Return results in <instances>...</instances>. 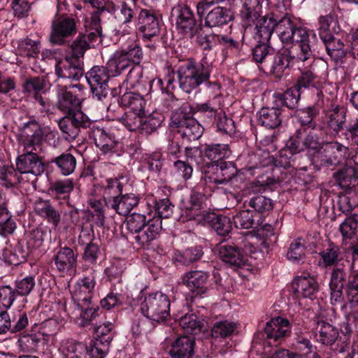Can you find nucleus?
Masks as SVG:
<instances>
[{
    "label": "nucleus",
    "mask_w": 358,
    "mask_h": 358,
    "mask_svg": "<svg viewBox=\"0 0 358 358\" xmlns=\"http://www.w3.org/2000/svg\"><path fill=\"white\" fill-rule=\"evenodd\" d=\"M55 264L62 272H67L76 268V256L69 248H61L54 258Z\"/></svg>",
    "instance_id": "36"
},
{
    "label": "nucleus",
    "mask_w": 358,
    "mask_h": 358,
    "mask_svg": "<svg viewBox=\"0 0 358 358\" xmlns=\"http://www.w3.org/2000/svg\"><path fill=\"white\" fill-rule=\"evenodd\" d=\"M128 59L121 51H115L110 57L106 64L107 69L112 77H116L122 73L123 71L129 67Z\"/></svg>",
    "instance_id": "39"
},
{
    "label": "nucleus",
    "mask_w": 358,
    "mask_h": 358,
    "mask_svg": "<svg viewBox=\"0 0 358 358\" xmlns=\"http://www.w3.org/2000/svg\"><path fill=\"white\" fill-rule=\"evenodd\" d=\"M90 137L96 147L104 154L114 152L118 144L113 133L98 125H94L91 128Z\"/></svg>",
    "instance_id": "15"
},
{
    "label": "nucleus",
    "mask_w": 358,
    "mask_h": 358,
    "mask_svg": "<svg viewBox=\"0 0 358 358\" xmlns=\"http://www.w3.org/2000/svg\"><path fill=\"white\" fill-rule=\"evenodd\" d=\"M215 99L216 97L205 103H194L191 106V110L194 113H200L210 117H215L220 108V104L215 102Z\"/></svg>",
    "instance_id": "53"
},
{
    "label": "nucleus",
    "mask_w": 358,
    "mask_h": 358,
    "mask_svg": "<svg viewBox=\"0 0 358 358\" xmlns=\"http://www.w3.org/2000/svg\"><path fill=\"white\" fill-rule=\"evenodd\" d=\"M84 87L79 83L69 86L58 85L57 91L59 109L64 113H71L78 108L84 97Z\"/></svg>",
    "instance_id": "8"
},
{
    "label": "nucleus",
    "mask_w": 358,
    "mask_h": 358,
    "mask_svg": "<svg viewBox=\"0 0 358 358\" xmlns=\"http://www.w3.org/2000/svg\"><path fill=\"white\" fill-rule=\"evenodd\" d=\"M322 41L325 45L328 55L332 60L338 62L345 56L346 50L341 39L333 36L330 38L322 40Z\"/></svg>",
    "instance_id": "42"
},
{
    "label": "nucleus",
    "mask_w": 358,
    "mask_h": 358,
    "mask_svg": "<svg viewBox=\"0 0 358 358\" xmlns=\"http://www.w3.org/2000/svg\"><path fill=\"white\" fill-rule=\"evenodd\" d=\"M231 153L229 145L224 143L207 144L204 149L205 156L213 162H218L228 158Z\"/></svg>",
    "instance_id": "41"
},
{
    "label": "nucleus",
    "mask_w": 358,
    "mask_h": 358,
    "mask_svg": "<svg viewBox=\"0 0 358 358\" xmlns=\"http://www.w3.org/2000/svg\"><path fill=\"white\" fill-rule=\"evenodd\" d=\"M232 20L231 10L225 7L217 6L211 10L205 18V24L209 27L222 26Z\"/></svg>",
    "instance_id": "37"
},
{
    "label": "nucleus",
    "mask_w": 358,
    "mask_h": 358,
    "mask_svg": "<svg viewBox=\"0 0 358 358\" xmlns=\"http://www.w3.org/2000/svg\"><path fill=\"white\" fill-rule=\"evenodd\" d=\"M11 215L4 206H0V230L4 234H12L16 229V224Z\"/></svg>",
    "instance_id": "56"
},
{
    "label": "nucleus",
    "mask_w": 358,
    "mask_h": 358,
    "mask_svg": "<svg viewBox=\"0 0 358 358\" xmlns=\"http://www.w3.org/2000/svg\"><path fill=\"white\" fill-rule=\"evenodd\" d=\"M254 23L255 24L254 38L259 43H267L276 27L277 20L273 15H268L259 19L257 18Z\"/></svg>",
    "instance_id": "20"
},
{
    "label": "nucleus",
    "mask_w": 358,
    "mask_h": 358,
    "mask_svg": "<svg viewBox=\"0 0 358 358\" xmlns=\"http://www.w3.org/2000/svg\"><path fill=\"white\" fill-rule=\"evenodd\" d=\"M204 195L193 191L189 197L182 201L181 217L184 220H195L198 224L212 227L220 236L227 235L231 229L230 219L207 212L203 206Z\"/></svg>",
    "instance_id": "1"
},
{
    "label": "nucleus",
    "mask_w": 358,
    "mask_h": 358,
    "mask_svg": "<svg viewBox=\"0 0 358 358\" xmlns=\"http://www.w3.org/2000/svg\"><path fill=\"white\" fill-rule=\"evenodd\" d=\"M141 76V69L139 67H132L121 87V89L125 90V92L121 96L120 104L129 108L130 111L136 113L145 112L144 108L146 102L139 94L138 90L140 86Z\"/></svg>",
    "instance_id": "4"
},
{
    "label": "nucleus",
    "mask_w": 358,
    "mask_h": 358,
    "mask_svg": "<svg viewBox=\"0 0 358 358\" xmlns=\"http://www.w3.org/2000/svg\"><path fill=\"white\" fill-rule=\"evenodd\" d=\"M27 255L28 252L20 244H17L14 248H6L3 251L5 261L12 265H18L24 262Z\"/></svg>",
    "instance_id": "46"
},
{
    "label": "nucleus",
    "mask_w": 358,
    "mask_h": 358,
    "mask_svg": "<svg viewBox=\"0 0 358 358\" xmlns=\"http://www.w3.org/2000/svg\"><path fill=\"white\" fill-rule=\"evenodd\" d=\"M76 33V24L73 18L59 17L52 21L50 39L53 43L62 45L65 39Z\"/></svg>",
    "instance_id": "12"
},
{
    "label": "nucleus",
    "mask_w": 358,
    "mask_h": 358,
    "mask_svg": "<svg viewBox=\"0 0 358 358\" xmlns=\"http://www.w3.org/2000/svg\"><path fill=\"white\" fill-rule=\"evenodd\" d=\"M319 34L322 40L330 38L334 34L340 31L338 22L334 13L322 15L318 20Z\"/></svg>",
    "instance_id": "33"
},
{
    "label": "nucleus",
    "mask_w": 358,
    "mask_h": 358,
    "mask_svg": "<svg viewBox=\"0 0 358 358\" xmlns=\"http://www.w3.org/2000/svg\"><path fill=\"white\" fill-rule=\"evenodd\" d=\"M305 241L301 238L294 240L289 245L287 258L292 261H300L305 256Z\"/></svg>",
    "instance_id": "59"
},
{
    "label": "nucleus",
    "mask_w": 358,
    "mask_h": 358,
    "mask_svg": "<svg viewBox=\"0 0 358 358\" xmlns=\"http://www.w3.org/2000/svg\"><path fill=\"white\" fill-rule=\"evenodd\" d=\"M162 121V115L159 113H155L145 115L143 112L140 132L150 134L161 126Z\"/></svg>",
    "instance_id": "49"
},
{
    "label": "nucleus",
    "mask_w": 358,
    "mask_h": 358,
    "mask_svg": "<svg viewBox=\"0 0 358 358\" xmlns=\"http://www.w3.org/2000/svg\"><path fill=\"white\" fill-rule=\"evenodd\" d=\"M300 61L303 62V64L302 66H299L301 71V76L299 78L295 85L301 90L315 86L318 76L315 72V65L313 64L314 59L312 55L308 60Z\"/></svg>",
    "instance_id": "26"
},
{
    "label": "nucleus",
    "mask_w": 358,
    "mask_h": 358,
    "mask_svg": "<svg viewBox=\"0 0 358 358\" xmlns=\"http://www.w3.org/2000/svg\"><path fill=\"white\" fill-rule=\"evenodd\" d=\"M215 170V173L210 176L209 179L216 185L228 182L237 173V169L231 162H222Z\"/></svg>",
    "instance_id": "32"
},
{
    "label": "nucleus",
    "mask_w": 358,
    "mask_h": 358,
    "mask_svg": "<svg viewBox=\"0 0 358 358\" xmlns=\"http://www.w3.org/2000/svg\"><path fill=\"white\" fill-rule=\"evenodd\" d=\"M99 307L84 308V306H78L79 316L75 318L76 323L82 327L90 325L92 322L98 316Z\"/></svg>",
    "instance_id": "52"
},
{
    "label": "nucleus",
    "mask_w": 358,
    "mask_h": 358,
    "mask_svg": "<svg viewBox=\"0 0 358 358\" xmlns=\"http://www.w3.org/2000/svg\"><path fill=\"white\" fill-rule=\"evenodd\" d=\"M233 221L236 228L248 229L254 223L253 213L248 210H241L234 216Z\"/></svg>",
    "instance_id": "60"
},
{
    "label": "nucleus",
    "mask_w": 358,
    "mask_h": 358,
    "mask_svg": "<svg viewBox=\"0 0 358 358\" xmlns=\"http://www.w3.org/2000/svg\"><path fill=\"white\" fill-rule=\"evenodd\" d=\"M54 162L57 164L64 176L71 174L76 166V159L75 157L69 153L62 154L58 156L55 159Z\"/></svg>",
    "instance_id": "50"
},
{
    "label": "nucleus",
    "mask_w": 358,
    "mask_h": 358,
    "mask_svg": "<svg viewBox=\"0 0 358 358\" xmlns=\"http://www.w3.org/2000/svg\"><path fill=\"white\" fill-rule=\"evenodd\" d=\"M315 324V337L322 344L332 345L339 337V333L336 328L328 322L320 321L319 318L314 320Z\"/></svg>",
    "instance_id": "22"
},
{
    "label": "nucleus",
    "mask_w": 358,
    "mask_h": 358,
    "mask_svg": "<svg viewBox=\"0 0 358 358\" xmlns=\"http://www.w3.org/2000/svg\"><path fill=\"white\" fill-rule=\"evenodd\" d=\"M275 28L278 37L283 43H292L296 50H300V53L297 55L298 59L305 61L310 59L311 51L309 35L306 28H296L290 17L287 16L277 21Z\"/></svg>",
    "instance_id": "3"
},
{
    "label": "nucleus",
    "mask_w": 358,
    "mask_h": 358,
    "mask_svg": "<svg viewBox=\"0 0 358 358\" xmlns=\"http://www.w3.org/2000/svg\"><path fill=\"white\" fill-rule=\"evenodd\" d=\"M109 12H110L117 20L121 23H128L131 21L134 16V11L131 4L125 1H120L118 5L108 3Z\"/></svg>",
    "instance_id": "38"
},
{
    "label": "nucleus",
    "mask_w": 358,
    "mask_h": 358,
    "mask_svg": "<svg viewBox=\"0 0 358 358\" xmlns=\"http://www.w3.org/2000/svg\"><path fill=\"white\" fill-rule=\"evenodd\" d=\"M43 140V130L36 122H29L20 129L18 141L22 152L41 153Z\"/></svg>",
    "instance_id": "7"
},
{
    "label": "nucleus",
    "mask_w": 358,
    "mask_h": 358,
    "mask_svg": "<svg viewBox=\"0 0 358 358\" xmlns=\"http://www.w3.org/2000/svg\"><path fill=\"white\" fill-rule=\"evenodd\" d=\"M209 275L202 271H192L184 274L182 282L192 292L193 297L202 298L208 292L207 282Z\"/></svg>",
    "instance_id": "13"
},
{
    "label": "nucleus",
    "mask_w": 358,
    "mask_h": 358,
    "mask_svg": "<svg viewBox=\"0 0 358 358\" xmlns=\"http://www.w3.org/2000/svg\"><path fill=\"white\" fill-rule=\"evenodd\" d=\"M291 331V324L288 320L276 317L268 322L264 328L267 338L274 341H280L287 337Z\"/></svg>",
    "instance_id": "21"
},
{
    "label": "nucleus",
    "mask_w": 358,
    "mask_h": 358,
    "mask_svg": "<svg viewBox=\"0 0 358 358\" xmlns=\"http://www.w3.org/2000/svg\"><path fill=\"white\" fill-rule=\"evenodd\" d=\"M347 299L352 311H358V274L350 277L347 289Z\"/></svg>",
    "instance_id": "54"
},
{
    "label": "nucleus",
    "mask_w": 358,
    "mask_h": 358,
    "mask_svg": "<svg viewBox=\"0 0 358 358\" xmlns=\"http://www.w3.org/2000/svg\"><path fill=\"white\" fill-rule=\"evenodd\" d=\"M170 306L169 296L162 292H156L145 298L140 309L146 317L162 322L170 317Z\"/></svg>",
    "instance_id": "6"
},
{
    "label": "nucleus",
    "mask_w": 358,
    "mask_h": 358,
    "mask_svg": "<svg viewBox=\"0 0 358 358\" xmlns=\"http://www.w3.org/2000/svg\"><path fill=\"white\" fill-rule=\"evenodd\" d=\"M302 90L294 85L289 88L285 93H275L273 95V103L277 106H285L289 108H294L297 106Z\"/></svg>",
    "instance_id": "29"
},
{
    "label": "nucleus",
    "mask_w": 358,
    "mask_h": 358,
    "mask_svg": "<svg viewBox=\"0 0 358 358\" xmlns=\"http://www.w3.org/2000/svg\"><path fill=\"white\" fill-rule=\"evenodd\" d=\"M318 115V110L315 107H308L300 109L297 111L299 120L303 125H309L310 127H315L314 118Z\"/></svg>",
    "instance_id": "64"
},
{
    "label": "nucleus",
    "mask_w": 358,
    "mask_h": 358,
    "mask_svg": "<svg viewBox=\"0 0 358 358\" xmlns=\"http://www.w3.org/2000/svg\"><path fill=\"white\" fill-rule=\"evenodd\" d=\"M15 292L20 296H27L35 286V280L33 276H27L22 279L16 280Z\"/></svg>",
    "instance_id": "63"
},
{
    "label": "nucleus",
    "mask_w": 358,
    "mask_h": 358,
    "mask_svg": "<svg viewBox=\"0 0 358 358\" xmlns=\"http://www.w3.org/2000/svg\"><path fill=\"white\" fill-rule=\"evenodd\" d=\"M120 50L124 54L131 65L132 64H139L143 58L142 48L134 37H129L125 46Z\"/></svg>",
    "instance_id": "44"
},
{
    "label": "nucleus",
    "mask_w": 358,
    "mask_h": 358,
    "mask_svg": "<svg viewBox=\"0 0 358 358\" xmlns=\"http://www.w3.org/2000/svg\"><path fill=\"white\" fill-rule=\"evenodd\" d=\"M40 42L30 38H24L19 41L17 51L22 56L36 57L40 51Z\"/></svg>",
    "instance_id": "48"
},
{
    "label": "nucleus",
    "mask_w": 358,
    "mask_h": 358,
    "mask_svg": "<svg viewBox=\"0 0 358 358\" xmlns=\"http://www.w3.org/2000/svg\"><path fill=\"white\" fill-rule=\"evenodd\" d=\"M348 148L338 142L323 144L313 155V163L320 166L336 165L346 158Z\"/></svg>",
    "instance_id": "9"
},
{
    "label": "nucleus",
    "mask_w": 358,
    "mask_h": 358,
    "mask_svg": "<svg viewBox=\"0 0 358 358\" xmlns=\"http://www.w3.org/2000/svg\"><path fill=\"white\" fill-rule=\"evenodd\" d=\"M39 154L23 152L16 159L17 170L21 173L41 175L44 172L45 166Z\"/></svg>",
    "instance_id": "16"
},
{
    "label": "nucleus",
    "mask_w": 358,
    "mask_h": 358,
    "mask_svg": "<svg viewBox=\"0 0 358 358\" xmlns=\"http://www.w3.org/2000/svg\"><path fill=\"white\" fill-rule=\"evenodd\" d=\"M55 73L59 78L78 80L83 76V70L80 59L66 57L55 66Z\"/></svg>",
    "instance_id": "19"
},
{
    "label": "nucleus",
    "mask_w": 358,
    "mask_h": 358,
    "mask_svg": "<svg viewBox=\"0 0 358 358\" xmlns=\"http://www.w3.org/2000/svg\"><path fill=\"white\" fill-rule=\"evenodd\" d=\"M280 106L275 105L273 107H264L258 113V121L262 126L274 129L278 127L282 122Z\"/></svg>",
    "instance_id": "28"
},
{
    "label": "nucleus",
    "mask_w": 358,
    "mask_h": 358,
    "mask_svg": "<svg viewBox=\"0 0 358 358\" xmlns=\"http://www.w3.org/2000/svg\"><path fill=\"white\" fill-rule=\"evenodd\" d=\"M194 338L189 336L179 337L173 344L169 354L173 358H189L193 355Z\"/></svg>",
    "instance_id": "31"
},
{
    "label": "nucleus",
    "mask_w": 358,
    "mask_h": 358,
    "mask_svg": "<svg viewBox=\"0 0 358 358\" xmlns=\"http://www.w3.org/2000/svg\"><path fill=\"white\" fill-rule=\"evenodd\" d=\"M139 199L134 194H125L113 196L109 203L111 208L120 215H127L131 210L137 206Z\"/></svg>",
    "instance_id": "27"
},
{
    "label": "nucleus",
    "mask_w": 358,
    "mask_h": 358,
    "mask_svg": "<svg viewBox=\"0 0 358 358\" xmlns=\"http://www.w3.org/2000/svg\"><path fill=\"white\" fill-rule=\"evenodd\" d=\"M43 80L39 78H34L27 80L24 85V90L29 94L33 95L41 106H43L44 101L42 97L38 96V94L43 89Z\"/></svg>",
    "instance_id": "57"
},
{
    "label": "nucleus",
    "mask_w": 358,
    "mask_h": 358,
    "mask_svg": "<svg viewBox=\"0 0 358 358\" xmlns=\"http://www.w3.org/2000/svg\"><path fill=\"white\" fill-rule=\"evenodd\" d=\"M48 336V334L43 331L31 329L30 332L24 334L18 339L17 343L20 350L25 353L34 352L41 340Z\"/></svg>",
    "instance_id": "30"
},
{
    "label": "nucleus",
    "mask_w": 358,
    "mask_h": 358,
    "mask_svg": "<svg viewBox=\"0 0 358 358\" xmlns=\"http://www.w3.org/2000/svg\"><path fill=\"white\" fill-rule=\"evenodd\" d=\"M236 329L234 322L222 321L214 324L212 329V336L215 338H225L231 335Z\"/></svg>",
    "instance_id": "55"
},
{
    "label": "nucleus",
    "mask_w": 358,
    "mask_h": 358,
    "mask_svg": "<svg viewBox=\"0 0 358 358\" xmlns=\"http://www.w3.org/2000/svg\"><path fill=\"white\" fill-rule=\"evenodd\" d=\"M143 115V113H136L129 110L120 119V121L129 131L140 132L142 126Z\"/></svg>",
    "instance_id": "51"
},
{
    "label": "nucleus",
    "mask_w": 358,
    "mask_h": 358,
    "mask_svg": "<svg viewBox=\"0 0 358 358\" xmlns=\"http://www.w3.org/2000/svg\"><path fill=\"white\" fill-rule=\"evenodd\" d=\"M292 288L297 297L312 299L317 290V284L313 277L301 275L293 280Z\"/></svg>",
    "instance_id": "24"
},
{
    "label": "nucleus",
    "mask_w": 358,
    "mask_h": 358,
    "mask_svg": "<svg viewBox=\"0 0 358 358\" xmlns=\"http://www.w3.org/2000/svg\"><path fill=\"white\" fill-rule=\"evenodd\" d=\"M147 221L145 214L133 213L127 218V227L135 235L147 224Z\"/></svg>",
    "instance_id": "61"
},
{
    "label": "nucleus",
    "mask_w": 358,
    "mask_h": 358,
    "mask_svg": "<svg viewBox=\"0 0 358 358\" xmlns=\"http://www.w3.org/2000/svg\"><path fill=\"white\" fill-rule=\"evenodd\" d=\"M35 213L46 219L57 227L60 222V214L54 208L48 200L38 199L34 206Z\"/></svg>",
    "instance_id": "34"
},
{
    "label": "nucleus",
    "mask_w": 358,
    "mask_h": 358,
    "mask_svg": "<svg viewBox=\"0 0 358 358\" xmlns=\"http://www.w3.org/2000/svg\"><path fill=\"white\" fill-rule=\"evenodd\" d=\"M99 43H101V42L99 41L97 35L90 36L86 33L80 34L71 44V57L79 59L84 56L87 50L94 48Z\"/></svg>",
    "instance_id": "23"
},
{
    "label": "nucleus",
    "mask_w": 358,
    "mask_h": 358,
    "mask_svg": "<svg viewBox=\"0 0 358 358\" xmlns=\"http://www.w3.org/2000/svg\"><path fill=\"white\" fill-rule=\"evenodd\" d=\"M96 285L95 278L91 276L79 279L71 292L72 299L77 306H85L91 303Z\"/></svg>",
    "instance_id": "14"
},
{
    "label": "nucleus",
    "mask_w": 358,
    "mask_h": 358,
    "mask_svg": "<svg viewBox=\"0 0 358 358\" xmlns=\"http://www.w3.org/2000/svg\"><path fill=\"white\" fill-rule=\"evenodd\" d=\"M298 59L295 56H290L288 54H278L273 59L271 66V73L278 78H280L285 71L292 64L294 59Z\"/></svg>",
    "instance_id": "45"
},
{
    "label": "nucleus",
    "mask_w": 358,
    "mask_h": 358,
    "mask_svg": "<svg viewBox=\"0 0 358 358\" xmlns=\"http://www.w3.org/2000/svg\"><path fill=\"white\" fill-rule=\"evenodd\" d=\"M250 239H254L252 235L248 234L247 236L241 237L234 245L221 243L217 246L220 258L231 265L241 266L248 261V257L256 251Z\"/></svg>",
    "instance_id": "5"
},
{
    "label": "nucleus",
    "mask_w": 358,
    "mask_h": 358,
    "mask_svg": "<svg viewBox=\"0 0 358 358\" xmlns=\"http://www.w3.org/2000/svg\"><path fill=\"white\" fill-rule=\"evenodd\" d=\"M138 29L143 37L151 38L159 31V22L155 15L142 10L138 15Z\"/></svg>",
    "instance_id": "25"
},
{
    "label": "nucleus",
    "mask_w": 358,
    "mask_h": 358,
    "mask_svg": "<svg viewBox=\"0 0 358 358\" xmlns=\"http://www.w3.org/2000/svg\"><path fill=\"white\" fill-rule=\"evenodd\" d=\"M112 77L107 67L96 66L86 74L85 78L94 94L100 99L101 93L108 88V82Z\"/></svg>",
    "instance_id": "18"
},
{
    "label": "nucleus",
    "mask_w": 358,
    "mask_h": 358,
    "mask_svg": "<svg viewBox=\"0 0 358 358\" xmlns=\"http://www.w3.org/2000/svg\"><path fill=\"white\" fill-rule=\"evenodd\" d=\"M113 324L107 322L99 325L96 329L97 338L87 348V354L90 358H104L109 351V345L113 339Z\"/></svg>",
    "instance_id": "10"
},
{
    "label": "nucleus",
    "mask_w": 358,
    "mask_h": 358,
    "mask_svg": "<svg viewBox=\"0 0 358 358\" xmlns=\"http://www.w3.org/2000/svg\"><path fill=\"white\" fill-rule=\"evenodd\" d=\"M358 220L355 216L347 217L340 225V231L345 238H352L357 233Z\"/></svg>",
    "instance_id": "62"
},
{
    "label": "nucleus",
    "mask_w": 358,
    "mask_h": 358,
    "mask_svg": "<svg viewBox=\"0 0 358 358\" xmlns=\"http://www.w3.org/2000/svg\"><path fill=\"white\" fill-rule=\"evenodd\" d=\"M195 20L191 9L188 6H181L178 9L176 19L177 28L184 33H187L193 29Z\"/></svg>",
    "instance_id": "43"
},
{
    "label": "nucleus",
    "mask_w": 358,
    "mask_h": 358,
    "mask_svg": "<svg viewBox=\"0 0 358 358\" xmlns=\"http://www.w3.org/2000/svg\"><path fill=\"white\" fill-rule=\"evenodd\" d=\"M162 229L160 217H149L147 224L134 236L135 242L140 246L148 248L159 236Z\"/></svg>",
    "instance_id": "17"
},
{
    "label": "nucleus",
    "mask_w": 358,
    "mask_h": 358,
    "mask_svg": "<svg viewBox=\"0 0 358 358\" xmlns=\"http://www.w3.org/2000/svg\"><path fill=\"white\" fill-rule=\"evenodd\" d=\"M171 126L177 128L183 140L196 141L203 134V128L198 121L182 114L175 113L171 117Z\"/></svg>",
    "instance_id": "11"
},
{
    "label": "nucleus",
    "mask_w": 358,
    "mask_h": 358,
    "mask_svg": "<svg viewBox=\"0 0 358 358\" xmlns=\"http://www.w3.org/2000/svg\"><path fill=\"white\" fill-rule=\"evenodd\" d=\"M327 124L335 131H338L343 128L345 121V115L343 110L336 108L329 112Z\"/></svg>",
    "instance_id": "58"
},
{
    "label": "nucleus",
    "mask_w": 358,
    "mask_h": 358,
    "mask_svg": "<svg viewBox=\"0 0 358 358\" xmlns=\"http://www.w3.org/2000/svg\"><path fill=\"white\" fill-rule=\"evenodd\" d=\"M180 326L187 334H198L204 328L203 320L194 313L186 314L180 317Z\"/></svg>",
    "instance_id": "40"
},
{
    "label": "nucleus",
    "mask_w": 358,
    "mask_h": 358,
    "mask_svg": "<svg viewBox=\"0 0 358 358\" xmlns=\"http://www.w3.org/2000/svg\"><path fill=\"white\" fill-rule=\"evenodd\" d=\"M212 67L203 60L200 62L189 58L182 63L177 70L180 87L186 93H191L203 84L217 86L215 82L210 83Z\"/></svg>",
    "instance_id": "2"
},
{
    "label": "nucleus",
    "mask_w": 358,
    "mask_h": 358,
    "mask_svg": "<svg viewBox=\"0 0 358 358\" xmlns=\"http://www.w3.org/2000/svg\"><path fill=\"white\" fill-rule=\"evenodd\" d=\"M101 190L105 201L110 203L113 196H117L122 193V185L119 178H107L102 185Z\"/></svg>",
    "instance_id": "47"
},
{
    "label": "nucleus",
    "mask_w": 358,
    "mask_h": 358,
    "mask_svg": "<svg viewBox=\"0 0 358 358\" xmlns=\"http://www.w3.org/2000/svg\"><path fill=\"white\" fill-rule=\"evenodd\" d=\"M264 0H243L241 17L248 25H251L260 17Z\"/></svg>",
    "instance_id": "35"
}]
</instances>
